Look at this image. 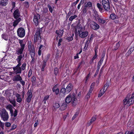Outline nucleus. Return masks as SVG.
<instances>
[{
    "label": "nucleus",
    "instance_id": "nucleus-51",
    "mask_svg": "<svg viewBox=\"0 0 134 134\" xmlns=\"http://www.w3.org/2000/svg\"><path fill=\"white\" fill-rule=\"evenodd\" d=\"M32 97H30V96H28L26 98V101L28 103H30L31 101Z\"/></svg>",
    "mask_w": 134,
    "mask_h": 134
},
{
    "label": "nucleus",
    "instance_id": "nucleus-9",
    "mask_svg": "<svg viewBox=\"0 0 134 134\" xmlns=\"http://www.w3.org/2000/svg\"><path fill=\"white\" fill-rule=\"evenodd\" d=\"M40 15L38 14H35L34 16L33 21L34 24L36 26L38 25V20L40 19Z\"/></svg>",
    "mask_w": 134,
    "mask_h": 134
},
{
    "label": "nucleus",
    "instance_id": "nucleus-15",
    "mask_svg": "<svg viewBox=\"0 0 134 134\" xmlns=\"http://www.w3.org/2000/svg\"><path fill=\"white\" fill-rule=\"evenodd\" d=\"M64 32L63 29L59 30H56L55 31V33L57 34L58 37L60 38L63 36Z\"/></svg>",
    "mask_w": 134,
    "mask_h": 134
},
{
    "label": "nucleus",
    "instance_id": "nucleus-12",
    "mask_svg": "<svg viewBox=\"0 0 134 134\" xmlns=\"http://www.w3.org/2000/svg\"><path fill=\"white\" fill-rule=\"evenodd\" d=\"M83 28L81 26H77L75 28V34L76 33L78 32L79 35L82 31Z\"/></svg>",
    "mask_w": 134,
    "mask_h": 134
},
{
    "label": "nucleus",
    "instance_id": "nucleus-39",
    "mask_svg": "<svg viewBox=\"0 0 134 134\" xmlns=\"http://www.w3.org/2000/svg\"><path fill=\"white\" fill-rule=\"evenodd\" d=\"M87 9V8H85V7L84 6L82 10V14H85L86 13Z\"/></svg>",
    "mask_w": 134,
    "mask_h": 134
},
{
    "label": "nucleus",
    "instance_id": "nucleus-6",
    "mask_svg": "<svg viewBox=\"0 0 134 134\" xmlns=\"http://www.w3.org/2000/svg\"><path fill=\"white\" fill-rule=\"evenodd\" d=\"M18 36L20 37L23 38L25 35V31L24 29L22 27L19 28L17 31Z\"/></svg>",
    "mask_w": 134,
    "mask_h": 134
},
{
    "label": "nucleus",
    "instance_id": "nucleus-37",
    "mask_svg": "<svg viewBox=\"0 0 134 134\" xmlns=\"http://www.w3.org/2000/svg\"><path fill=\"white\" fill-rule=\"evenodd\" d=\"M59 71V70L57 68H55L54 70V74L55 75H57V74H58Z\"/></svg>",
    "mask_w": 134,
    "mask_h": 134
},
{
    "label": "nucleus",
    "instance_id": "nucleus-60",
    "mask_svg": "<svg viewBox=\"0 0 134 134\" xmlns=\"http://www.w3.org/2000/svg\"><path fill=\"white\" fill-rule=\"evenodd\" d=\"M83 64H84V62H83V60H82L79 63L77 68L79 69V68L80 67L81 65Z\"/></svg>",
    "mask_w": 134,
    "mask_h": 134
},
{
    "label": "nucleus",
    "instance_id": "nucleus-58",
    "mask_svg": "<svg viewBox=\"0 0 134 134\" xmlns=\"http://www.w3.org/2000/svg\"><path fill=\"white\" fill-rule=\"evenodd\" d=\"M32 47L31 46V41H30V42H29V44L28 45V49L29 50H30L31 48Z\"/></svg>",
    "mask_w": 134,
    "mask_h": 134
},
{
    "label": "nucleus",
    "instance_id": "nucleus-20",
    "mask_svg": "<svg viewBox=\"0 0 134 134\" xmlns=\"http://www.w3.org/2000/svg\"><path fill=\"white\" fill-rule=\"evenodd\" d=\"M96 116H95L92 117L90 121H89L88 122L87 124V126H89L92 123L94 122L96 120Z\"/></svg>",
    "mask_w": 134,
    "mask_h": 134
},
{
    "label": "nucleus",
    "instance_id": "nucleus-13",
    "mask_svg": "<svg viewBox=\"0 0 134 134\" xmlns=\"http://www.w3.org/2000/svg\"><path fill=\"white\" fill-rule=\"evenodd\" d=\"M88 32L87 31H82L80 34L79 35V36L82 38L86 37L88 35Z\"/></svg>",
    "mask_w": 134,
    "mask_h": 134
},
{
    "label": "nucleus",
    "instance_id": "nucleus-53",
    "mask_svg": "<svg viewBox=\"0 0 134 134\" xmlns=\"http://www.w3.org/2000/svg\"><path fill=\"white\" fill-rule=\"evenodd\" d=\"M103 61V59H100V61L98 63V66L100 67V66L101 65Z\"/></svg>",
    "mask_w": 134,
    "mask_h": 134
},
{
    "label": "nucleus",
    "instance_id": "nucleus-38",
    "mask_svg": "<svg viewBox=\"0 0 134 134\" xmlns=\"http://www.w3.org/2000/svg\"><path fill=\"white\" fill-rule=\"evenodd\" d=\"M98 20L99 23L102 24H103L105 22V21L101 18L99 19Z\"/></svg>",
    "mask_w": 134,
    "mask_h": 134
},
{
    "label": "nucleus",
    "instance_id": "nucleus-27",
    "mask_svg": "<svg viewBox=\"0 0 134 134\" xmlns=\"http://www.w3.org/2000/svg\"><path fill=\"white\" fill-rule=\"evenodd\" d=\"M89 43V42L88 40L85 43V46L83 49V51H84L86 52L87 50V48L88 47V44Z\"/></svg>",
    "mask_w": 134,
    "mask_h": 134
},
{
    "label": "nucleus",
    "instance_id": "nucleus-41",
    "mask_svg": "<svg viewBox=\"0 0 134 134\" xmlns=\"http://www.w3.org/2000/svg\"><path fill=\"white\" fill-rule=\"evenodd\" d=\"M82 51V48H81V50L79 51V52L78 53H77L76 54V55L74 57V59H77L79 57L78 54H80Z\"/></svg>",
    "mask_w": 134,
    "mask_h": 134
},
{
    "label": "nucleus",
    "instance_id": "nucleus-25",
    "mask_svg": "<svg viewBox=\"0 0 134 134\" xmlns=\"http://www.w3.org/2000/svg\"><path fill=\"white\" fill-rule=\"evenodd\" d=\"M67 106V103H63L60 106V110L61 111L64 110L66 108Z\"/></svg>",
    "mask_w": 134,
    "mask_h": 134
},
{
    "label": "nucleus",
    "instance_id": "nucleus-61",
    "mask_svg": "<svg viewBox=\"0 0 134 134\" xmlns=\"http://www.w3.org/2000/svg\"><path fill=\"white\" fill-rule=\"evenodd\" d=\"M131 54V53L129 51H128L125 54V55L126 58H128V56H129Z\"/></svg>",
    "mask_w": 134,
    "mask_h": 134
},
{
    "label": "nucleus",
    "instance_id": "nucleus-14",
    "mask_svg": "<svg viewBox=\"0 0 134 134\" xmlns=\"http://www.w3.org/2000/svg\"><path fill=\"white\" fill-rule=\"evenodd\" d=\"M22 80L21 77L19 74H16L14 76V77L13 79V81L14 82Z\"/></svg>",
    "mask_w": 134,
    "mask_h": 134
},
{
    "label": "nucleus",
    "instance_id": "nucleus-22",
    "mask_svg": "<svg viewBox=\"0 0 134 134\" xmlns=\"http://www.w3.org/2000/svg\"><path fill=\"white\" fill-rule=\"evenodd\" d=\"M110 18L112 20H115V19H119V17L115 13H112L110 15Z\"/></svg>",
    "mask_w": 134,
    "mask_h": 134
},
{
    "label": "nucleus",
    "instance_id": "nucleus-43",
    "mask_svg": "<svg viewBox=\"0 0 134 134\" xmlns=\"http://www.w3.org/2000/svg\"><path fill=\"white\" fill-rule=\"evenodd\" d=\"M78 112H76L75 113V114L74 115V116L72 117V120H74L75 118L78 115Z\"/></svg>",
    "mask_w": 134,
    "mask_h": 134
},
{
    "label": "nucleus",
    "instance_id": "nucleus-18",
    "mask_svg": "<svg viewBox=\"0 0 134 134\" xmlns=\"http://www.w3.org/2000/svg\"><path fill=\"white\" fill-rule=\"evenodd\" d=\"M97 6L98 9L99 11L101 13H103L104 12L105 9L104 8H103L102 6V5L100 4L99 3H98L97 4Z\"/></svg>",
    "mask_w": 134,
    "mask_h": 134
},
{
    "label": "nucleus",
    "instance_id": "nucleus-47",
    "mask_svg": "<svg viewBox=\"0 0 134 134\" xmlns=\"http://www.w3.org/2000/svg\"><path fill=\"white\" fill-rule=\"evenodd\" d=\"M106 51H103L102 53V54L101 55V58L104 59V57L105 55Z\"/></svg>",
    "mask_w": 134,
    "mask_h": 134
},
{
    "label": "nucleus",
    "instance_id": "nucleus-54",
    "mask_svg": "<svg viewBox=\"0 0 134 134\" xmlns=\"http://www.w3.org/2000/svg\"><path fill=\"white\" fill-rule=\"evenodd\" d=\"M128 51L132 53L134 51V47H131Z\"/></svg>",
    "mask_w": 134,
    "mask_h": 134
},
{
    "label": "nucleus",
    "instance_id": "nucleus-48",
    "mask_svg": "<svg viewBox=\"0 0 134 134\" xmlns=\"http://www.w3.org/2000/svg\"><path fill=\"white\" fill-rule=\"evenodd\" d=\"M17 60L18 61V64L16 65L17 66L20 67V66L21 65V59H17Z\"/></svg>",
    "mask_w": 134,
    "mask_h": 134
},
{
    "label": "nucleus",
    "instance_id": "nucleus-34",
    "mask_svg": "<svg viewBox=\"0 0 134 134\" xmlns=\"http://www.w3.org/2000/svg\"><path fill=\"white\" fill-rule=\"evenodd\" d=\"M1 55H2V57H1L0 58L1 59H5V58H8V57H6V56H7V53L3 52V53L1 54Z\"/></svg>",
    "mask_w": 134,
    "mask_h": 134
},
{
    "label": "nucleus",
    "instance_id": "nucleus-44",
    "mask_svg": "<svg viewBox=\"0 0 134 134\" xmlns=\"http://www.w3.org/2000/svg\"><path fill=\"white\" fill-rule=\"evenodd\" d=\"M53 107L55 108H58L60 107V105L58 103H55Z\"/></svg>",
    "mask_w": 134,
    "mask_h": 134
},
{
    "label": "nucleus",
    "instance_id": "nucleus-11",
    "mask_svg": "<svg viewBox=\"0 0 134 134\" xmlns=\"http://www.w3.org/2000/svg\"><path fill=\"white\" fill-rule=\"evenodd\" d=\"M13 90H7L5 91L4 96L8 98V99L10 98V97L11 96L12 92H14Z\"/></svg>",
    "mask_w": 134,
    "mask_h": 134
},
{
    "label": "nucleus",
    "instance_id": "nucleus-10",
    "mask_svg": "<svg viewBox=\"0 0 134 134\" xmlns=\"http://www.w3.org/2000/svg\"><path fill=\"white\" fill-rule=\"evenodd\" d=\"M13 69L14 73L16 74H21V67L16 66L13 67Z\"/></svg>",
    "mask_w": 134,
    "mask_h": 134
},
{
    "label": "nucleus",
    "instance_id": "nucleus-35",
    "mask_svg": "<svg viewBox=\"0 0 134 134\" xmlns=\"http://www.w3.org/2000/svg\"><path fill=\"white\" fill-rule=\"evenodd\" d=\"M77 15H75L74 16H71L69 18V20L70 21H72L74 19L77 17Z\"/></svg>",
    "mask_w": 134,
    "mask_h": 134
},
{
    "label": "nucleus",
    "instance_id": "nucleus-7",
    "mask_svg": "<svg viewBox=\"0 0 134 134\" xmlns=\"http://www.w3.org/2000/svg\"><path fill=\"white\" fill-rule=\"evenodd\" d=\"M90 27L92 29L96 30L99 28L100 26L95 22L92 21L90 22Z\"/></svg>",
    "mask_w": 134,
    "mask_h": 134
},
{
    "label": "nucleus",
    "instance_id": "nucleus-8",
    "mask_svg": "<svg viewBox=\"0 0 134 134\" xmlns=\"http://www.w3.org/2000/svg\"><path fill=\"white\" fill-rule=\"evenodd\" d=\"M41 34L40 31V30L37 31L36 32L34 37V41L35 43L37 42L39 37L41 38Z\"/></svg>",
    "mask_w": 134,
    "mask_h": 134
},
{
    "label": "nucleus",
    "instance_id": "nucleus-42",
    "mask_svg": "<svg viewBox=\"0 0 134 134\" xmlns=\"http://www.w3.org/2000/svg\"><path fill=\"white\" fill-rule=\"evenodd\" d=\"M36 80V78L34 76H33L31 78V82L32 83V84H35L36 82L35 81Z\"/></svg>",
    "mask_w": 134,
    "mask_h": 134
},
{
    "label": "nucleus",
    "instance_id": "nucleus-26",
    "mask_svg": "<svg viewBox=\"0 0 134 134\" xmlns=\"http://www.w3.org/2000/svg\"><path fill=\"white\" fill-rule=\"evenodd\" d=\"M10 102L12 104L14 107L16 106V101L15 99H11L10 98H9L8 99Z\"/></svg>",
    "mask_w": 134,
    "mask_h": 134
},
{
    "label": "nucleus",
    "instance_id": "nucleus-3",
    "mask_svg": "<svg viewBox=\"0 0 134 134\" xmlns=\"http://www.w3.org/2000/svg\"><path fill=\"white\" fill-rule=\"evenodd\" d=\"M13 15L14 18L16 20L13 23V26L16 27L18 24L21 20V19L19 18L20 15V12H19L18 9H16L14 12Z\"/></svg>",
    "mask_w": 134,
    "mask_h": 134
},
{
    "label": "nucleus",
    "instance_id": "nucleus-28",
    "mask_svg": "<svg viewBox=\"0 0 134 134\" xmlns=\"http://www.w3.org/2000/svg\"><path fill=\"white\" fill-rule=\"evenodd\" d=\"M24 49L22 48H19L18 50L16 51V53L18 55H19L21 54L23 52Z\"/></svg>",
    "mask_w": 134,
    "mask_h": 134
},
{
    "label": "nucleus",
    "instance_id": "nucleus-64",
    "mask_svg": "<svg viewBox=\"0 0 134 134\" xmlns=\"http://www.w3.org/2000/svg\"><path fill=\"white\" fill-rule=\"evenodd\" d=\"M93 13L94 14L95 16L98 14L97 12L95 9H93Z\"/></svg>",
    "mask_w": 134,
    "mask_h": 134
},
{
    "label": "nucleus",
    "instance_id": "nucleus-19",
    "mask_svg": "<svg viewBox=\"0 0 134 134\" xmlns=\"http://www.w3.org/2000/svg\"><path fill=\"white\" fill-rule=\"evenodd\" d=\"M73 87L71 83H69L68 85L65 88L66 91L68 93H69L72 90Z\"/></svg>",
    "mask_w": 134,
    "mask_h": 134
},
{
    "label": "nucleus",
    "instance_id": "nucleus-31",
    "mask_svg": "<svg viewBox=\"0 0 134 134\" xmlns=\"http://www.w3.org/2000/svg\"><path fill=\"white\" fill-rule=\"evenodd\" d=\"M47 61V60H44L43 61V64L42 65V67L41 68V70L42 71L44 70V69L46 66V63Z\"/></svg>",
    "mask_w": 134,
    "mask_h": 134
},
{
    "label": "nucleus",
    "instance_id": "nucleus-23",
    "mask_svg": "<svg viewBox=\"0 0 134 134\" xmlns=\"http://www.w3.org/2000/svg\"><path fill=\"white\" fill-rule=\"evenodd\" d=\"M8 0H0V5L2 6H5L8 3Z\"/></svg>",
    "mask_w": 134,
    "mask_h": 134
},
{
    "label": "nucleus",
    "instance_id": "nucleus-50",
    "mask_svg": "<svg viewBox=\"0 0 134 134\" xmlns=\"http://www.w3.org/2000/svg\"><path fill=\"white\" fill-rule=\"evenodd\" d=\"M16 127V125L13 124L11 128L10 129V131H12V130H14L15 129Z\"/></svg>",
    "mask_w": 134,
    "mask_h": 134
},
{
    "label": "nucleus",
    "instance_id": "nucleus-36",
    "mask_svg": "<svg viewBox=\"0 0 134 134\" xmlns=\"http://www.w3.org/2000/svg\"><path fill=\"white\" fill-rule=\"evenodd\" d=\"M17 110H16L15 109V111L14 112V113H13V114H11V115L12 117L13 116L14 117H15L17 115Z\"/></svg>",
    "mask_w": 134,
    "mask_h": 134
},
{
    "label": "nucleus",
    "instance_id": "nucleus-63",
    "mask_svg": "<svg viewBox=\"0 0 134 134\" xmlns=\"http://www.w3.org/2000/svg\"><path fill=\"white\" fill-rule=\"evenodd\" d=\"M98 46H96L94 48V51L95 53H97L98 52Z\"/></svg>",
    "mask_w": 134,
    "mask_h": 134
},
{
    "label": "nucleus",
    "instance_id": "nucleus-32",
    "mask_svg": "<svg viewBox=\"0 0 134 134\" xmlns=\"http://www.w3.org/2000/svg\"><path fill=\"white\" fill-rule=\"evenodd\" d=\"M120 46V44L119 42L117 43L114 46L113 50L116 51L117 50Z\"/></svg>",
    "mask_w": 134,
    "mask_h": 134
},
{
    "label": "nucleus",
    "instance_id": "nucleus-57",
    "mask_svg": "<svg viewBox=\"0 0 134 134\" xmlns=\"http://www.w3.org/2000/svg\"><path fill=\"white\" fill-rule=\"evenodd\" d=\"M32 70L31 69H30L29 70L28 74V77H30L31 76V75L32 74Z\"/></svg>",
    "mask_w": 134,
    "mask_h": 134
},
{
    "label": "nucleus",
    "instance_id": "nucleus-21",
    "mask_svg": "<svg viewBox=\"0 0 134 134\" xmlns=\"http://www.w3.org/2000/svg\"><path fill=\"white\" fill-rule=\"evenodd\" d=\"M23 41V40H18V42L20 44V48L24 49L25 46V44L24 42Z\"/></svg>",
    "mask_w": 134,
    "mask_h": 134
},
{
    "label": "nucleus",
    "instance_id": "nucleus-40",
    "mask_svg": "<svg viewBox=\"0 0 134 134\" xmlns=\"http://www.w3.org/2000/svg\"><path fill=\"white\" fill-rule=\"evenodd\" d=\"M105 91L103 90V91H102V90H100L99 92V93L98 95V97H100L105 92Z\"/></svg>",
    "mask_w": 134,
    "mask_h": 134
},
{
    "label": "nucleus",
    "instance_id": "nucleus-62",
    "mask_svg": "<svg viewBox=\"0 0 134 134\" xmlns=\"http://www.w3.org/2000/svg\"><path fill=\"white\" fill-rule=\"evenodd\" d=\"M131 54V53L129 51H128L125 54V55L126 58H128V56H129Z\"/></svg>",
    "mask_w": 134,
    "mask_h": 134
},
{
    "label": "nucleus",
    "instance_id": "nucleus-49",
    "mask_svg": "<svg viewBox=\"0 0 134 134\" xmlns=\"http://www.w3.org/2000/svg\"><path fill=\"white\" fill-rule=\"evenodd\" d=\"M24 6L26 8H28L29 7V3L27 2H24Z\"/></svg>",
    "mask_w": 134,
    "mask_h": 134
},
{
    "label": "nucleus",
    "instance_id": "nucleus-16",
    "mask_svg": "<svg viewBox=\"0 0 134 134\" xmlns=\"http://www.w3.org/2000/svg\"><path fill=\"white\" fill-rule=\"evenodd\" d=\"M66 92V90L65 88H62L60 92L59 96L61 98L64 96L65 94V92Z\"/></svg>",
    "mask_w": 134,
    "mask_h": 134
},
{
    "label": "nucleus",
    "instance_id": "nucleus-45",
    "mask_svg": "<svg viewBox=\"0 0 134 134\" xmlns=\"http://www.w3.org/2000/svg\"><path fill=\"white\" fill-rule=\"evenodd\" d=\"M26 63H24L23 64H22L21 67V70H24L26 68Z\"/></svg>",
    "mask_w": 134,
    "mask_h": 134
},
{
    "label": "nucleus",
    "instance_id": "nucleus-2",
    "mask_svg": "<svg viewBox=\"0 0 134 134\" xmlns=\"http://www.w3.org/2000/svg\"><path fill=\"white\" fill-rule=\"evenodd\" d=\"M131 94H128L125 98L123 101V104L125 106L126 105L128 106H130L133 105L134 103V93H133L130 97Z\"/></svg>",
    "mask_w": 134,
    "mask_h": 134
},
{
    "label": "nucleus",
    "instance_id": "nucleus-1",
    "mask_svg": "<svg viewBox=\"0 0 134 134\" xmlns=\"http://www.w3.org/2000/svg\"><path fill=\"white\" fill-rule=\"evenodd\" d=\"M75 93H73L71 95L70 93L65 98V102L67 104L70 103L71 102L73 106H75L77 103V100L76 97Z\"/></svg>",
    "mask_w": 134,
    "mask_h": 134
},
{
    "label": "nucleus",
    "instance_id": "nucleus-46",
    "mask_svg": "<svg viewBox=\"0 0 134 134\" xmlns=\"http://www.w3.org/2000/svg\"><path fill=\"white\" fill-rule=\"evenodd\" d=\"M48 7L49 9V11L51 13H52L53 10V9L52 8L49 4H48Z\"/></svg>",
    "mask_w": 134,
    "mask_h": 134
},
{
    "label": "nucleus",
    "instance_id": "nucleus-5",
    "mask_svg": "<svg viewBox=\"0 0 134 134\" xmlns=\"http://www.w3.org/2000/svg\"><path fill=\"white\" fill-rule=\"evenodd\" d=\"M107 1L105 0H102V1L103 7L106 11H109L110 9V3L108 0Z\"/></svg>",
    "mask_w": 134,
    "mask_h": 134
},
{
    "label": "nucleus",
    "instance_id": "nucleus-17",
    "mask_svg": "<svg viewBox=\"0 0 134 134\" xmlns=\"http://www.w3.org/2000/svg\"><path fill=\"white\" fill-rule=\"evenodd\" d=\"M84 6L87 9H90L92 7V3L90 2H87L85 3Z\"/></svg>",
    "mask_w": 134,
    "mask_h": 134
},
{
    "label": "nucleus",
    "instance_id": "nucleus-30",
    "mask_svg": "<svg viewBox=\"0 0 134 134\" xmlns=\"http://www.w3.org/2000/svg\"><path fill=\"white\" fill-rule=\"evenodd\" d=\"M29 51H30L31 52L30 53L31 54L33 55H35V49L34 46L33 45L32 46V47L31 48V50Z\"/></svg>",
    "mask_w": 134,
    "mask_h": 134
},
{
    "label": "nucleus",
    "instance_id": "nucleus-56",
    "mask_svg": "<svg viewBox=\"0 0 134 134\" xmlns=\"http://www.w3.org/2000/svg\"><path fill=\"white\" fill-rule=\"evenodd\" d=\"M62 40L63 39L62 38H60L59 39L58 43V47H59L60 46V43L62 41Z\"/></svg>",
    "mask_w": 134,
    "mask_h": 134
},
{
    "label": "nucleus",
    "instance_id": "nucleus-33",
    "mask_svg": "<svg viewBox=\"0 0 134 134\" xmlns=\"http://www.w3.org/2000/svg\"><path fill=\"white\" fill-rule=\"evenodd\" d=\"M2 38L5 40H7L8 39V35L6 34H3L2 35Z\"/></svg>",
    "mask_w": 134,
    "mask_h": 134
},
{
    "label": "nucleus",
    "instance_id": "nucleus-29",
    "mask_svg": "<svg viewBox=\"0 0 134 134\" xmlns=\"http://www.w3.org/2000/svg\"><path fill=\"white\" fill-rule=\"evenodd\" d=\"M74 34L73 32L72 34L71 35V36L68 37L66 38V40H67L68 42H70L73 40V37L74 36Z\"/></svg>",
    "mask_w": 134,
    "mask_h": 134
},
{
    "label": "nucleus",
    "instance_id": "nucleus-52",
    "mask_svg": "<svg viewBox=\"0 0 134 134\" xmlns=\"http://www.w3.org/2000/svg\"><path fill=\"white\" fill-rule=\"evenodd\" d=\"M28 96H30V97H32V93L31 90H29L27 92Z\"/></svg>",
    "mask_w": 134,
    "mask_h": 134
},
{
    "label": "nucleus",
    "instance_id": "nucleus-4",
    "mask_svg": "<svg viewBox=\"0 0 134 134\" xmlns=\"http://www.w3.org/2000/svg\"><path fill=\"white\" fill-rule=\"evenodd\" d=\"M0 115L1 118L4 121H7L8 120L9 118L8 114L5 109H2Z\"/></svg>",
    "mask_w": 134,
    "mask_h": 134
},
{
    "label": "nucleus",
    "instance_id": "nucleus-59",
    "mask_svg": "<svg viewBox=\"0 0 134 134\" xmlns=\"http://www.w3.org/2000/svg\"><path fill=\"white\" fill-rule=\"evenodd\" d=\"M93 37H94V35H93V34H92L91 35L90 38V40H89V43L90 42L92 41Z\"/></svg>",
    "mask_w": 134,
    "mask_h": 134
},
{
    "label": "nucleus",
    "instance_id": "nucleus-24",
    "mask_svg": "<svg viewBox=\"0 0 134 134\" xmlns=\"http://www.w3.org/2000/svg\"><path fill=\"white\" fill-rule=\"evenodd\" d=\"M6 108L7 109H9L11 114H13V110L12 108H13V106L11 104H9L7 105Z\"/></svg>",
    "mask_w": 134,
    "mask_h": 134
},
{
    "label": "nucleus",
    "instance_id": "nucleus-55",
    "mask_svg": "<svg viewBox=\"0 0 134 134\" xmlns=\"http://www.w3.org/2000/svg\"><path fill=\"white\" fill-rule=\"evenodd\" d=\"M5 125L6 127H10L11 126V124L9 122H7L5 123Z\"/></svg>",
    "mask_w": 134,
    "mask_h": 134
}]
</instances>
